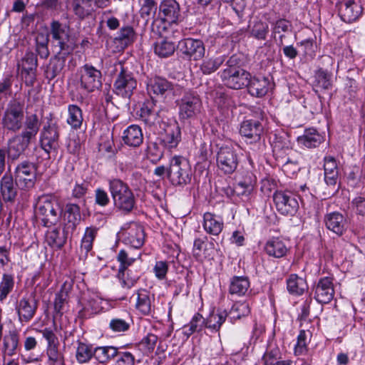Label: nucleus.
Returning a JSON list of instances; mask_svg holds the SVG:
<instances>
[{
    "label": "nucleus",
    "mask_w": 365,
    "mask_h": 365,
    "mask_svg": "<svg viewBox=\"0 0 365 365\" xmlns=\"http://www.w3.org/2000/svg\"><path fill=\"white\" fill-rule=\"evenodd\" d=\"M203 325H205V319L201 314L197 313L192 317L190 323L184 326L183 334L189 337L194 332L200 331Z\"/></svg>",
    "instance_id": "50"
},
{
    "label": "nucleus",
    "mask_w": 365,
    "mask_h": 365,
    "mask_svg": "<svg viewBox=\"0 0 365 365\" xmlns=\"http://www.w3.org/2000/svg\"><path fill=\"white\" fill-rule=\"evenodd\" d=\"M323 140L324 137L314 128L306 129L304 134L297 138L298 143L308 148L317 147Z\"/></svg>",
    "instance_id": "36"
},
{
    "label": "nucleus",
    "mask_w": 365,
    "mask_h": 365,
    "mask_svg": "<svg viewBox=\"0 0 365 365\" xmlns=\"http://www.w3.org/2000/svg\"><path fill=\"white\" fill-rule=\"evenodd\" d=\"M65 55L63 56H55L50 61L48 68V73L51 78H55L61 73L65 66Z\"/></svg>",
    "instance_id": "56"
},
{
    "label": "nucleus",
    "mask_w": 365,
    "mask_h": 365,
    "mask_svg": "<svg viewBox=\"0 0 365 365\" xmlns=\"http://www.w3.org/2000/svg\"><path fill=\"white\" fill-rule=\"evenodd\" d=\"M307 334L304 330H301L294 346V354L296 355L304 354L307 351Z\"/></svg>",
    "instance_id": "61"
},
{
    "label": "nucleus",
    "mask_w": 365,
    "mask_h": 365,
    "mask_svg": "<svg viewBox=\"0 0 365 365\" xmlns=\"http://www.w3.org/2000/svg\"><path fill=\"white\" fill-rule=\"evenodd\" d=\"M48 365H65L63 354L59 351L58 345L46 346Z\"/></svg>",
    "instance_id": "52"
},
{
    "label": "nucleus",
    "mask_w": 365,
    "mask_h": 365,
    "mask_svg": "<svg viewBox=\"0 0 365 365\" xmlns=\"http://www.w3.org/2000/svg\"><path fill=\"white\" fill-rule=\"evenodd\" d=\"M202 227L207 234L217 236L223 230V219L216 214L209 212H205L203 215Z\"/></svg>",
    "instance_id": "22"
},
{
    "label": "nucleus",
    "mask_w": 365,
    "mask_h": 365,
    "mask_svg": "<svg viewBox=\"0 0 365 365\" xmlns=\"http://www.w3.org/2000/svg\"><path fill=\"white\" fill-rule=\"evenodd\" d=\"M51 32L53 38L58 42L59 54L68 55L73 51L74 43L70 39L68 29L66 26L53 21L51 25Z\"/></svg>",
    "instance_id": "12"
},
{
    "label": "nucleus",
    "mask_w": 365,
    "mask_h": 365,
    "mask_svg": "<svg viewBox=\"0 0 365 365\" xmlns=\"http://www.w3.org/2000/svg\"><path fill=\"white\" fill-rule=\"evenodd\" d=\"M24 104L16 101H11L4 112L1 125L5 130L12 133L19 132L24 121Z\"/></svg>",
    "instance_id": "5"
},
{
    "label": "nucleus",
    "mask_w": 365,
    "mask_h": 365,
    "mask_svg": "<svg viewBox=\"0 0 365 365\" xmlns=\"http://www.w3.org/2000/svg\"><path fill=\"white\" fill-rule=\"evenodd\" d=\"M227 317L226 311L217 310V312H213L205 319V326L212 332H217L225 322Z\"/></svg>",
    "instance_id": "40"
},
{
    "label": "nucleus",
    "mask_w": 365,
    "mask_h": 365,
    "mask_svg": "<svg viewBox=\"0 0 365 365\" xmlns=\"http://www.w3.org/2000/svg\"><path fill=\"white\" fill-rule=\"evenodd\" d=\"M224 58L211 57L205 58L200 66V69L205 75H209L216 71L222 64Z\"/></svg>",
    "instance_id": "47"
},
{
    "label": "nucleus",
    "mask_w": 365,
    "mask_h": 365,
    "mask_svg": "<svg viewBox=\"0 0 365 365\" xmlns=\"http://www.w3.org/2000/svg\"><path fill=\"white\" fill-rule=\"evenodd\" d=\"M158 111L156 109L153 100L146 101L143 103L138 114L142 120L150 125L155 123L157 120Z\"/></svg>",
    "instance_id": "37"
},
{
    "label": "nucleus",
    "mask_w": 365,
    "mask_h": 365,
    "mask_svg": "<svg viewBox=\"0 0 365 365\" xmlns=\"http://www.w3.org/2000/svg\"><path fill=\"white\" fill-rule=\"evenodd\" d=\"M14 285V277L10 274H4L0 282V300L2 301L6 298L11 292Z\"/></svg>",
    "instance_id": "57"
},
{
    "label": "nucleus",
    "mask_w": 365,
    "mask_h": 365,
    "mask_svg": "<svg viewBox=\"0 0 365 365\" xmlns=\"http://www.w3.org/2000/svg\"><path fill=\"white\" fill-rule=\"evenodd\" d=\"M93 0H72V9L75 15L83 19L91 15L93 11Z\"/></svg>",
    "instance_id": "41"
},
{
    "label": "nucleus",
    "mask_w": 365,
    "mask_h": 365,
    "mask_svg": "<svg viewBox=\"0 0 365 365\" xmlns=\"http://www.w3.org/2000/svg\"><path fill=\"white\" fill-rule=\"evenodd\" d=\"M108 188L114 206L119 210L128 213L135 204V195L129 186L118 178L108 180Z\"/></svg>",
    "instance_id": "1"
},
{
    "label": "nucleus",
    "mask_w": 365,
    "mask_h": 365,
    "mask_svg": "<svg viewBox=\"0 0 365 365\" xmlns=\"http://www.w3.org/2000/svg\"><path fill=\"white\" fill-rule=\"evenodd\" d=\"M317 85L322 89L327 90L331 87L330 76L324 71H319L316 75Z\"/></svg>",
    "instance_id": "64"
},
{
    "label": "nucleus",
    "mask_w": 365,
    "mask_h": 365,
    "mask_svg": "<svg viewBox=\"0 0 365 365\" xmlns=\"http://www.w3.org/2000/svg\"><path fill=\"white\" fill-rule=\"evenodd\" d=\"M41 146L47 153H56L59 148V133L54 125H48L41 133Z\"/></svg>",
    "instance_id": "16"
},
{
    "label": "nucleus",
    "mask_w": 365,
    "mask_h": 365,
    "mask_svg": "<svg viewBox=\"0 0 365 365\" xmlns=\"http://www.w3.org/2000/svg\"><path fill=\"white\" fill-rule=\"evenodd\" d=\"M0 192L4 201H13L17 195V185L11 174L6 173L0 180Z\"/></svg>",
    "instance_id": "29"
},
{
    "label": "nucleus",
    "mask_w": 365,
    "mask_h": 365,
    "mask_svg": "<svg viewBox=\"0 0 365 365\" xmlns=\"http://www.w3.org/2000/svg\"><path fill=\"white\" fill-rule=\"evenodd\" d=\"M269 31L268 24L261 21H255L251 29V34L257 39L264 40Z\"/></svg>",
    "instance_id": "58"
},
{
    "label": "nucleus",
    "mask_w": 365,
    "mask_h": 365,
    "mask_svg": "<svg viewBox=\"0 0 365 365\" xmlns=\"http://www.w3.org/2000/svg\"><path fill=\"white\" fill-rule=\"evenodd\" d=\"M115 365H134L135 356L129 351H118Z\"/></svg>",
    "instance_id": "62"
},
{
    "label": "nucleus",
    "mask_w": 365,
    "mask_h": 365,
    "mask_svg": "<svg viewBox=\"0 0 365 365\" xmlns=\"http://www.w3.org/2000/svg\"><path fill=\"white\" fill-rule=\"evenodd\" d=\"M324 222L327 228L337 235H343L346 230V220L338 212L327 214L324 217Z\"/></svg>",
    "instance_id": "24"
},
{
    "label": "nucleus",
    "mask_w": 365,
    "mask_h": 365,
    "mask_svg": "<svg viewBox=\"0 0 365 365\" xmlns=\"http://www.w3.org/2000/svg\"><path fill=\"white\" fill-rule=\"evenodd\" d=\"M136 87L137 81L133 73L120 65V71L114 83L115 93L123 98H130Z\"/></svg>",
    "instance_id": "11"
},
{
    "label": "nucleus",
    "mask_w": 365,
    "mask_h": 365,
    "mask_svg": "<svg viewBox=\"0 0 365 365\" xmlns=\"http://www.w3.org/2000/svg\"><path fill=\"white\" fill-rule=\"evenodd\" d=\"M250 282L246 276H234L230 279L229 292L238 297L245 296L250 291Z\"/></svg>",
    "instance_id": "33"
},
{
    "label": "nucleus",
    "mask_w": 365,
    "mask_h": 365,
    "mask_svg": "<svg viewBox=\"0 0 365 365\" xmlns=\"http://www.w3.org/2000/svg\"><path fill=\"white\" fill-rule=\"evenodd\" d=\"M288 292L294 296L302 295L307 289L308 284L306 279L296 274H291L286 279Z\"/></svg>",
    "instance_id": "32"
},
{
    "label": "nucleus",
    "mask_w": 365,
    "mask_h": 365,
    "mask_svg": "<svg viewBox=\"0 0 365 365\" xmlns=\"http://www.w3.org/2000/svg\"><path fill=\"white\" fill-rule=\"evenodd\" d=\"M263 132V126L258 120H244L240 127V134L250 140V142H257L260 139Z\"/></svg>",
    "instance_id": "23"
},
{
    "label": "nucleus",
    "mask_w": 365,
    "mask_h": 365,
    "mask_svg": "<svg viewBox=\"0 0 365 365\" xmlns=\"http://www.w3.org/2000/svg\"><path fill=\"white\" fill-rule=\"evenodd\" d=\"M201 101L198 96L194 93H186L180 103V116L189 118L200 112Z\"/></svg>",
    "instance_id": "17"
},
{
    "label": "nucleus",
    "mask_w": 365,
    "mask_h": 365,
    "mask_svg": "<svg viewBox=\"0 0 365 365\" xmlns=\"http://www.w3.org/2000/svg\"><path fill=\"white\" fill-rule=\"evenodd\" d=\"M31 141L21 135H16L9 141L8 156L12 160L18 159L29 146Z\"/></svg>",
    "instance_id": "26"
},
{
    "label": "nucleus",
    "mask_w": 365,
    "mask_h": 365,
    "mask_svg": "<svg viewBox=\"0 0 365 365\" xmlns=\"http://www.w3.org/2000/svg\"><path fill=\"white\" fill-rule=\"evenodd\" d=\"M180 140L181 131L176 122L165 125L158 138L160 145L169 152L175 149Z\"/></svg>",
    "instance_id": "13"
},
{
    "label": "nucleus",
    "mask_w": 365,
    "mask_h": 365,
    "mask_svg": "<svg viewBox=\"0 0 365 365\" xmlns=\"http://www.w3.org/2000/svg\"><path fill=\"white\" fill-rule=\"evenodd\" d=\"M139 257L140 255H138L135 257H132L130 256V254L126 250H120L117 256V259L120 262L118 276L120 275V272H126L128 267Z\"/></svg>",
    "instance_id": "55"
},
{
    "label": "nucleus",
    "mask_w": 365,
    "mask_h": 365,
    "mask_svg": "<svg viewBox=\"0 0 365 365\" xmlns=\"http://www.w3.org/2000/svg\"><path fill=\"white\" fill-rule=\"evenodd\" d=\"M337 8L341 20L346 23H351L357 20L363 11V8L359 0H346Z\"/></svg>",
    "instance_id": "18"
},
{
    "label": "nucleus",
    "mask_w": 365,
    "mask_h": 365,
    "mask_svg": "<svg viewBox=\"0 0 365 365\" xmlns=\"http://www.w3.org/2000/svg\"><path fill=\"white\" fill-rule=\"evenodd\" d=\"M277 209L283 215H294L299 207L294 195L288 191H277L274 195Z\"/></svg>",
    "instance_id": "14"
},
{
    "label": "nucleus",
    "mask_w": 365,
    "mask_h": 365,
    "mask_svg": "<svg viewBox=\"0 0 365 365\" xmlns=\"http://www.w3.org/2000/svg\"><path fill=\"white\" fill-rule=\"evenodd\" d=\"M123 242L135 249L141 247L145 242V232L142 225L136 222L125 224L119 232Z\"/></svg>",
    "instance_id": "9"
},
{
    "label": "nucleus",
    "mask_w": 365,
    "mask_h": 365,
    "mask_svg": "<svg viewBox=\"0 0 365 365\" xmlns=\"http://www.w3.org/2000/svg\"><path fill=\"white\" fill-rule=\"evenodd\" d=\"M248 86L249 93L256 97L264 96L269 89L271 83L267 78H250Z\"/></svg>",
    "instance_id": "38"
},
{
    "label": "nucleus",
    "mask_w": 365,
    "mask_h": 365,
    "mask_svg": "<svg viewBox=\"0 0 365 365\" xmlns=\"http://www.w3.org/2000/svg\"><path fill=\"white\" fill-rule=\"evenodd\" d=\"M254 185L255 180L251 175L248 179L239 182L235 187V190L239 195H248L252 191Z\"/></svg>",
    "instance_id": "60"
},
{
    "label": "nucleus",
    "mask_w": 365,
    "mask_h": 365,
    "mask_svg": "<svg viewBox=\"0 0 365 365\" xmlns=\"http://www.w3.org/2000/svg\"><path fill=\"white\" fill-rule=\"evenodd\" d=\"M37 304L31 297H24L16 305L19 319L21 322H29L35 315Z\"/></svg>",
    "instance_id": "19"
},
{
    "label": "nucleus",
    "mask_w": 365,
    "mask_h": 365,
    "mask_svg": "<svg viewBox=\"0 0 365 365\" xmlns=\"http://www.w3.org/2000/svg\"><path fill=\"white\" fill-rule=\"evenodd\" d=\"M164 148L157 142L148 143L146 149V155L153 163L158 162L163 156Z\"/></svg>",
    "instance_id": "53"
},
{
    "label": "nucleus",
    "mask_w": 365,
    "mask_h": 365,
    "mask_svg": "<svg viewBox=\"0 0 365 365\" xmlns=\"http://www.w3.org/2000/svg\"><path fill=\"white\" fill-rule=\"evenodd\" d=\"M136 294V309L144 315L150 314L153 308L154 295L145 289L138 290Z\"/></svg>",
    "instance_id": "27"
},
{
    "label": "nucleus",
    "mask_w": 365,
    "mask_h": 365,
    "mask_svg": "<svg viewBox=\"0 0 365 365\" xmlns=\"http://www.w3.org/2000/svg\"><path fill=\"white\" fill-rule=\"evenodd\" d=\"M83 120L81 109L76 105L68 106L67 123L75 130L81 128Z\"/></svg>",
    "instance_id": "43"
},
{
    "label": "nucleus",
    "mask_w": 365,
    "mask_h": 365,
    "mask_svg": "<svg viewBox=\"0 0 365 365\" xmlns=\"http://www.w3.org/2000/svg\"><path fill=\"white\" fill-rule=\"evenodd\" d=\"M175 50V43L167 39H160L154 46V51L155 54L161 58H166L173 55Z\"/></svg>",
    "instance_id": "45"
},
{
    "label": "nucleus",
    "mask_w": 365,
    "mask_h": 365,
    "mask_svg": "<svg viewBox=\"0 0 365 365\" xmlns=\"http://www.w3.org/2000/svg\"><path fill=\"white\" fill-rule=\"evenodd\" d=\"M173 90V85L165 78L155 76L148 83V91L150 93L163 96Z\"/></svg>",
    "instance_id": "35"
},
{
    "label": "nucleus",
    "mask_w": 365,
    "mask_h": 365,
    "mask_svg": "<svg viewBox=\"0 0 365 365\" xmlns=\"http://www.w3.org/2000/svg\"><path fill=\"white\" fill-rule=\"evenodd\" d=\"M37 68V58L32 52H27L21 63V74L24 75L25 82L31 86L36 80V71Z\"/></svg>",
    "instance_id": "21"
},
{
    "label": "nucleus",
    "mask_w": 365,
    "mask_h": 365,
    "mask_svg": "<svg viewBox=\"0 0 365 365\" xmlns=\"http://www.w3.org/2000/svg\"><path fill=\"white\" fill-rule=\"evenodd\" d=\"M334 295L332 280L329 277L320 279L315 287L314 299L321 304L330 302Z\"/></svg>",
    "instance_id": "20"
},
{
    "label": "nucleus",
    "mask_w": 365,
    "mask_h": 365,
    "mask_svg": "<svg viewBox=\"0 0 365 365\" xmlns=\"http://www.w3.org/2000/svg\"><path fill=\"white\" fill-rule=\"evenodd\" d=\"M324 180L327 185L334 186L339 178V169L336 159L331 156L324 158Z\"/></svg>",
    "instance_id": "31"
},
{
    "label": "nucleus",
    "mask_w": 365,
    "mask_h": 365,
    "mask_svg": "<svg viewBox=\"0 0 365 365\" xmlns=\"http://www.w3.org/2000/svg\"><path fill=\"white\" fill-rule=\"evenodd\" d=\"M168 271V264L165 261H158L153 267V272L155 277L159 280H163L166 278Z\"/></svg>",
    "instance_id": "63"
},
{
    "label": "nucleus",
    "mask_w": 365,
    "mask_h": 365,
    "mask_svg": "<svg viewBox=\"0 0 365 365\" xmlns=\"http://www.w3.org/2000/svg\"><path fill=\"white\" fill-rule=\"evenodd\" d=\"M240 156L237 150L232 145H223L216 155V165L219 171L224 175H231L237 168Z\"/></svg>",
    "instance_id": "7"
},
{
    "label": "nucleus",
    "mask_w": 365,
    "mask_h": 365,
    "mask_svg": "<svg viewBox=\"0 0 365 365\" xmlns=\"http://www.w3.org/2000/svg\"><path fill=\"white\" fill-rule=\"evenodd\" d=\"M94 357V350L91 346L79 342L76 349V358L78 363L84 364Z\"/></svg>",
    "instance_id": "48"
},
{
    "label": "nucleus",
    "mask_w": 365,
    "mask_h": 365,
    "mask_svg": "<svg viewBox=\"0 0 365 365\" xmlns=\"http://www.w3.org/2000/svg\"><path fill=\"white\" fill-rule=\"evenodd\" d=\"M16 181L25 188L33 187L36 179V167L32 163L24 161L19 163L14 171Z\"/></svg>",
    "instance_id": "15"
},
{
    "label": "nucleus",
    "mask_w": 365,
    "mask_h": 365,
    "mask_svg": "<svg viewBox=\"0 0 365 365\" xmlns=\"http://www.w3.org/2000/svg\"><path fill=\"white\" fill-rule=\"evenodd\" d=\"M45 240L51 248L58 250L64 245L66 238L59 229L52 228L46 232Z\"/></svg>",
    "instance_id": "42"
},
{
    "label": "nucleus",
    "mask_w": 365,
    "mask_h": 365,
    "mask_svg": "<svg viewBox=\"0 0 365 365\" xmlns=\"http://www.w3.org/2000/svg\"><path fill=\"white\" fill-rule=\"evenodd\" d=\"M118 354V349L114 346H99L94 349V358L101 364L106 363Z\"/></svg>",
    "instance_id": "44"
},
{
    "label": "nucleus",
    "mask_w": 365,
    "mask_h": 365,
    "mask_svg": "<svg viewBox=\"0 0 365 365\" xmlns=\"http://www.w3.org/2000/svg\"><path fill=\"white\" fill-rule=\"evenodd\" d=\"M159 16L160 19L153 21L152 30L162 35L167 29V24H176L180 20V4L175 0H163L159 6Z\"/></svg>",
    "instance_id": "2"
},
{
    "label": "nucleus",
    "mask_w": 365,
    "mask_h": 365,
    "mask_svg": "<svg viewBox=\"0 0 365 365\" xmlns=\"http://www.w3.org/2000/svg\"><path fill=\"white\" fill-rule=\"evenodd\" d=\"M19 344V336L16 331H9L3 339L2 354L4 356H12L16 354Z\"/></svg>",
    "instance_id": "39"
},
{
    "label": "nucleus",
    "mask_w": 365,
    "mask_h": 365,
    "mask_svg": "<svg viewBox=\"0 0 365 365\" xmlns=\"http://www.w3.org/2000/svg\"><path fill=\"white\" fill-rule=\"evenodd\" d=\"M178 49L182 57L189 61H200L205 53V46L203 41L192 38H186L180 41Z\"/></svg>",
    "instance_id": "10"
},
{
    "label": "nucleus",
    "mask_w": 365,
    "mask_h": 365,
    "mask_svg": "<svg viewBox=\"0 0 365 365\" xmlns=\"http://www.w3.org/2000/svg\"><path fill=\"white\" fill-rule=\"evenodd\" d=\"M102 74L94 66L86 64L76 74V86L78 91L89 93L99 89L102 86Z\"/></svg>",
    "instance_id": "4"
},
{
    "label": "nucleus",
    "mask_w": 365,
    "mask_h": 365,
    "mask_svg": "<svg viewBox=\"0 0 365 365\" xmlns=\"http://www.w3.org/2000/svg\"><path fill=\"white\" fill-rule=\"evenodd\" d=\"M97 232L98 228L95 227H88L86 229L81 243V249L84 250L86 254L91 250Z\"/></svg>",
    "instance_id": "51"
},
{
    "label": "nucleus",
    "mask_w": 365,
    "mask_h": 365,
    "mask_svg": "<svg viewBox=\"0 0 365 365\" xmlns=\"http://www.w3.org/2000/svg\"><path fill=\"white\" fill-rule=\"evenodd\" d=\"M220 74L223 84L232 89H241L250 81V73L240 66H228Z\"/></svg>",
    "instance_id": "8"
},
{
    "label": "nucleus",
    "mask_w": 365,
    "mask_h": 365,
    "mask_svg": "<svg viewBox=\"0 0 365 365\" xmlns=\"http://www.w3.org/2000/svg\"><path fill=\"white\" fill-rule=\"evenodd\" d=\"M122 138L127 145L138 147L143 140L142 130L137 125H131L123 131Z\"/></svg>",
    "instance_id": "34"
},
{
    "label": "nucleus",
    "mask_w": 365,
    "mask_h": 365,
    "mask_svg": "<svg viewBox=\"0 0 365 365\" xmlns=\"http://www.w3.org/2000/svg\"><path fill=\"white\" fill-rule=\"evenodd\" d=\"M251 311L249 303L246 301H239L235 302L231 308L230 314L232 319H240L242 317H247Z\"/></svg>",
    "instance_id": "49"
},
{
    "label": "nucleus",
    "mask_w": 365,
    "mask_h": 365,
    "mask_svg": "<svg viewBox=\"0 0 365 365\" xmlns=\"http://www.w3.org/2000/svg\"><path fill=\"white\" fill-rule=\"evenodd\" d=\"M109 328L114 332L126 331L130 328V323L125 319L115 317L110 321Z\"/></svg>",
    "instance_id": "59"
},
{
    "label": "nucleus",
    "mask_w": 365,
    "mask_h": 365,
    "mask_svg": "<svg viewBox=\"0 0 365 365\" xmlns=\"http://www.w3.org/2000/svg\"><path fill=\"white\" fill-rule=\"evenodd\" d=\"M23 125L24 128L19 135L31 141L39 131L41 122L36 113H29L24 118Z\"/></svg>",
    "instance_id": "25"
},
{
    "label": "nucleus",
    "mask_w": 365,
    "mask_h": 365,
    "mask_svg": "<svg viewBox=\"0 0 365 365\" xmlns=\"http://www.w3.org/2000/svg\"><path fill=\"white\" fill-rule=\"evenodd\" d=\"M135 33L131 26H125L120 29L114 38V41L119 43L121 48H125L133 42Z\"/></svg>",
    "instance_id": "46"
},
{
    "label": "nucleus",
    "mask_w": 365,
    "mask_h": 365,
    "mask_svg": "<svg viewBox=\"0 0 365 365\" xmlns=\"http://www.w3.org/2000/svg\"><path fill=\"white\" fill-rule=\"evenodd\" d=\"M157 11V4L154 0H144L141 6L140 16L148 23L153 19Z\"/></svg>",
    "instance_id": "54"
},
{
    "label": "nucleus",
    "mask_w": 365,
    "mask_h": 365,
    "mask_svg": "<svg viewBox=\"0 0 365 365\" xmlns=\"http://www.w3.org/2000/svg\"><path fill=\"white\" fill-rule=\"evenodd\" d=\"M264 251L269 257L281 258L287 255L288 248L282 240L273 237L266 242Z\"/></svg>",
    "instance_id": "28"
},
{
    "label": "nucleus",
    "mask_w": 365,
    "mask_h": 365,
    "mask_svg": "<svg viewBox=\"0 0 365 365\" xmlns=\"http://www.w3.org/2000/svg\"><path fill=\"white\" fill-rule=\"evenodd\" d=\"M108 308V302L97 294L91 295L83 307L84 317L98 314Z\"/></svg>",
    "instance_id": "30"
},
{
    "label": "nucleus",
    "mask_w": 365,
    "mask_h": 365,
    "mask_svg": "<svg viewBox=\"0 0 365 365\" xmlns=\"http://www.w3.org/2000/svg\"><path fill=\"white\" fill-rule=\"evenodd\" d=\"M168 177L172 185H186L190 181L191 168L187 159L182 156H174L170 162Z\"/></svg>",
    "instance_id": "6"
},
{
    "label": "nucleus",
    "mask_w": 365,
    "mask_h": 365,
    "mask_svg": "<svg viewBox=\"0 0 365 365\" xmlns=\"http://www.w3.org/2000/svg\"><path fill=\"white\" fill-rule=\"evenodd\" d=\"M36 212L43 225L49 227L58 222L61 215V208L54 196L44 195L39 197L36 203Z\"/></svg>",
    "instance_id": "3"
}]
</instances>
